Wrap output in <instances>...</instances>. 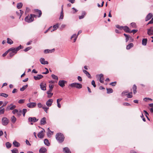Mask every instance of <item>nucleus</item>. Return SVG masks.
<instances>
[{"mask_svg":"<svg viewBox=\"0 0 153 153\" xmlns=\"http://www.w3.org/2000/svg\"><path fill=\"white\" fill-rule=\"evenodd\" d=\"M56 138L59 143H62L64 141L65 137L62 134L59 133L56 134Z\"/></svg>","mask_w":153,"mask_h":153,"instance_id":"1","label":"nucleus"},{"mask_svg":"<svg viewBox=\"0 0 153 153\" xmlns=\"http://www.w3.org/2000/svg\"><path fill=\"white\" fill-rule=\"evenodd\" d=\"M23 48V47L20 45L19 46L17 47L16 48H10L9 49H8V50L9 52V51H10L12 53L16 54L17 53V51H19L22 48Z\"/></svg>","mask_w":153,"mask_h":153,"instance_id":"2","label":"nucleus"},{"mask_svg":"<svg viewBox=\"0 0 153 153\" xmlns=\"http://www.w3.org/2000/svg\"><path fill=\"white\" fill-rule=\"evenodd\" d=\"M69 85L72 87H75L77 88L80 89L82 87L81 84L78 83H73L69 84Z\"/></svg>","mask_w":153,"mask_h":153,"instance_id":"3","label":"nucleus"},{"mask_svg":"<svg viewBox=\"0 0 153 153\" xmlns=\"http://www.w3.org/2000/svg\"><path fill=\"white\" fill-rule=\"evenodd\" d=\"M9 120L6 117H3L1 119V124L4 126H6L9 123Z\"/></svg>","mask_w":153,"mask_h":153,"instance_id":"4","label":"nucleus"},{"mask_svg":"<svg viewBox=\"0 0 153 153\" xmlns=\"http://www.w3.org/2000/svg\"><path fill=\"white\" fill-rule=\"evenodd\" d=\"M33 20V18L32 17V14L30 16H28L25 18V21L27 22H30Z\"/></svg>","mask_w":153,"mask_h":153,"instance_id":"5","label":"nucleus"},{"mask_svg":"<svg viewBox=\"0 0 153 153\" xmlns=\"http://www.w3.org/2000/svg\"><path fill=\"white\" fill-rule=\"evenodd\" d=\"M16 107L15 105H13V104H11L10 105H8L6 108L5 110L6 111H8L10 110H13Z\"/></svg>","mask_w":153,"mask_h":153,"instance_id":"6","label":"nucleus"},{"mask_svg":"<svg viewBox=\"0 0 153 153\" xmlns=\"http://www.w3.org/2000/svg\"><path fill=\"white\" fill-rule=\"evenodd\" d=\"M39 128H41L42 130L39 132V137L42 138L44 137V133L45 132V130L44 129L42 128L39 126Z\"/></svg>","mask_w":153,"mask_h":153,"instance_id":"7","label":"nucleus"},{"mask_svg":"<svg viewBox=\"0 0 153 153\" xmlns=\"http://www.w3.org/2000/svg\"><path fill=\"white\" fill-rule=\"evenodd\" d=\"M40 88L43 91L46 90V84L45 82H43L41 83L40 85Z\"/></svg>","mask_w":153,"mask_h":153,"instance_id":"8","label":"nucleus"},{"mask_svg":"<svg viewBox=\"0 0 153 153\" xmlns=\"http://www.w3.org/2000/svg\"><path fill=\"white\" fill-rule=\"evenodd\" d=\"M39 108H42L47 113H48L47 111L49 109V107H47L45 105H42L41 103H39Z\"/></svg>","mask_w":153,"mask_h":153,"instance_id":"9","label":"nucleus"},{"mask_svg":"<svg viewBox=\"0 0 153 153\" xmlns=\"http://www.w3.org/2000/svg\"><path fill=\"white\" fill-rule=\"evenodd\" d=\"M147 34L150 36L153 35V27H151L147 30Z\"/></svg>","mask_w":153,"mask_h":153,"instance_id":"10","label":"nucleus"},{"mask_svg":"<svg viewBox=\"0 0 153 153\" xmlns=\"http://www.w3.org/2000/svg\"><path fill=\"white\" fill-rule=\"evenodd\" d=\"M40 61L42 65H48V61H45V59L43 58H41L40 59Z\"/></svg>","mask_w":153,"mask_h":153,"instance_id":"11","label":"nucleus"},{"mask_svg":"<svg viewBox=\"0 0 153 153\" xmlns=\"http://www.w3.org/2000/svg\"><path fill=\"white\" fill-rule=\"evenodd\" d=\"M53 100L52 99H49L47 101L46 104L48 107H50L53 102Z\"/></svg>","mask_w":153,"mask_h":153,"instance_id":"12","label":"nucleus"},{"mask_svg":"<svg viewBox=\"0 0 153 153\" xmlns=\"http://www.w3.org/2000/svg\"><path fill=\"white\" fill-rule=\"evenodd\" d=\"M153 16V15L152 13H149L146 16L145 18V21H148Z\"/></svg>","mask_w":153,"mask_h":153,"instance_id":"13","label":"nucleus"},{"mask_svg":"<svg viewBox=\"0 0 153 153\" xmlns=\"http://www.w3.org/2000/svg\"><path fill=\"white\" fill-rule=\"evenodd\" d=\"M66 82L64 80H59L58 82V85L62 87H64L65 85V83Z\"/></svg>","mask_w":153,"mask_h":153,"instance_id":"14","label":"nucleus"},{"mask_svg":"<svg viewBox=\"0 0 153 153\" xmlns=\"http://www.w3.org/2000/svg\"><path fill=\"white\" fill-rule=\"evenodd\" d=\"M46 123V119L45 117L42 118L40 120V125H44Z\"/></svg>","mask_w":153,"mask_h":153,"instance_id":"15","label":"nucleus"},{"mask_svg":"<svg viewBox=\"0 0 153 153\" xmlns=\"http://www.w3.org/2000/svg\"><path fill=\"white\" fill-rule=\"evenodd\" d=\"M36 105V104L34 102H31L28 103L27 104V106L28 107L30 108H33Z\"/></svg>","mask_w":153,"mask_h":153,"instance_id":"16","label":"nucleus"},{"mask_svg":"<svg viewBox=\"0 0 153 153\" xmlns=\"http://www.w3.org/2000/svg\"><path fill=\"white\" fill-rule=\"evenodd\" d=\"M47 150L45 147H41L39 150V152L40 153H45L46 152Z\"/></svg>","mask_w":153,"mask_h":153,"instance_id":"17","label":"nucleus"},{"mask_svg":"<svg viewBox=\"0 0 153 153\" xmlns=\"http://www.w3.org/2000/svg\"><path fill=\"white\" fill-rule=\"evenodd\" d=\"M38 120L35 117H30L28 118V120L29 122H31L33 123L36 122Z\"/></svg>","mask_w":153,"mask_h":153,"instance_id":"18","label":"nucleus"},{"mask_svg":"<svg viewBox=\"0 0 153 153\" xmlns=\"http://www.w3.org/2000/svg\"><path fill=\"white\" fill-rule=\"evenodd\" d=\"M123 35L126 37V42H128L129 40H131V37L129 35H127L126 33H124Z\"/></svg>","mask_w":153,"mask_h":153,"instance_id":"19","label":"nucleus"},{"mask_svg":"<svg viewBox=\"0 0 153 153\" xmlns=\"http://www.w3.org/2000/svg\"><path fill=\"white\" fill-rule=\"evenodd\" d=\"M54 51V48H53V49L51 50L46 49L44 50V52L45 53H51L52 52H53Z\"/></svg>","mask_w":153,"mask_h":153,"instance_id":"20","label":"nucleus"},{"mask_svg":"<svg viewBox=\"0 0 153 153\" xmlns=\"http://www.w3.org/2000/svg\"><path fill=\"white\" fill-rule=\"evenodd\" d=\"M126 32L130 33V30L129 28L127 26H125L123 27V29Z\"/></svg>","mask_w":153,"mask_h":153,"instance_id":"21","label":"nucleus"},{"mask_svg":"<svg viewBox=\"0 0 153 153\" xmlns=\"http://www.w3.org/2000/svg\"><path fill=\"white\" fill-rule=\"evenodd\" d=\"M63 150L65 153H71L69 149L67 147L63 148Z\"/></svg>","mask_w":153,"mask_h":153,"instance_id":"22","label":"nucleus"},{"mask_svg":"<svg viewBox=\"0 0 153 153\" xmlns=\"http://www.w3.org/2000/svg\"><path fill=\"white\" fill-rule=\"evenodd\" d=\"M13 144L14 145L15 147H19L20 145V144L16 140L14 141L13 142Z\"/></svg>","mask_w":153,"mask_h":153,"instance_id":"23","label":"nucleus"},{"mask_svg":"<svg viewBox=\"0 0 153 153\" xmlns=\"http://www.w3.org/2000/svg\"><path fill=\"white\" fill-rule=\"evenodd\" d=\"M44 144L47 146H49L50 145V143H49L48 139H44Z\"/></svg>","mask_w":153,"mask_h":153,"instance_id":"24","label":"nucleus"},{"mask_svg":"<svg viewBox=\"0 0 153 153\" xmlns=\"http://www.w3.org/2000/svg\"><path fill=\"white\" fill-rule=\"evenodd\" d=\"M83 71L86 75V76H88V78L90 79L91 78V76L90 74L87 71L85 70H83Z\"/></svg>","mask_w":153,"mask_h":153,"instance_id":"25","label":"nucleus"},{"mask_svg":"<svg viewBox=\"0 0 153 153\" xmlns=\"http://www.w3.org/2000/svg\"><path fill=\"white\" fill-rule=\"evenodd\" d=\"M134 46V45L132 43H130L127 45L126 49L127 50H129Z\"/></svg>","mask_w":153,"mask_h":153,"instance_id":"26","label":"nucleus"},{"mask_svg":"<svg viewBox=\"0 0 153 153\" xmlns=\"http://www.w3.org/2000/svg\"><path fill=\"white\" fill-rule=\"evenodd\" d=\"M58 25L59 24L58 23H57L56 25H54L53 26V29L51 30V32H52L53 31H54L55 30H56L59 27Z\"/></svg>","mask_w":153,"mask_h":153,"instance_id":"27","label":"nucleus"},{"mask_svg":"<svg viewBox=\"0 0 153 153\" xmlns=\"http://www.w3.org/2000/svg\"><path fill=\"white\" fill-rule=\"evenodd\" d=\"M147 39H143L142 41V45H143L145 46L146 45Z\"/></svg>","mask_w":153,"mask_h":153,"instance_id":"28","label":"nucleus"},{"mask_svg":"<svg viewBox=\"0 0 153 153\" xmlns=\"http://www.w3.org/2000/svg\"><path fill=\"white\" fill-rule=\"evenodd\" d=\"M11 120L12 122L13 123H14L16 121V119L15 117L14 116H13L11 117Z\"/></svg>","mask_w":153,"mask_h":153,"instance_id":"29","label":"nucleus"},{"mask_svg":"<svg viewBox=\"0 0 153 153\" xmlns=\"http://www.w3.org/2000/svg\"><path fill=\"white\" fill-rule=\"evenodd\" d=\"M4 108L2 107H0V114H4Z\"/></svg>","mask_w":153,"mask_h":153,"instance_id":"30","label":"nucleus"},{"mask_svg":"<svg viewBox=\"0 0 153 153\" xmlns=\"http://www.w3.org/2000/svg\"><path fill=\"white\" fill-rule=\"evenodd\" d=\"M7 43L9 44H10V45L12 44L13 43V41L12 40L9 38H7Z\"/></svg>","mask_w":153,"mask_h":153,"instance_id":"31","label":"nucleus"},{"mask_svg":"<svg viewBox=\"0 0 153 153\" xmlns=\"http://www.w3.org/2000/svg\"><path fill=\"white\" fill-rule=\"evenodd\" d=\"M137 86L135 85H134L133 86V93L135 94L137 92Z\"/></svg>","mask_w":153,"mask_h":153,"instance_id":"32","label":"nucleus"},{"mask_svg":"<svg viewBox=\"0 0 153 153\" xmlns=\"http://www.w3.org/2000/svg\"><path fill=\"white\" fill-rule=\"evenodd\" d=\"M107 91V94H110L111 93L113 92V90L111 88H107L106 89Z\"/></svg>","mask_w":153,"mask_h":153,"instance_id":"33","label":"nucleus"},{"mask_svg":"<svg viewBox=\"0 0 153 153\" xmlns=\"http://www.w3.org/2000/svg\"><path fill=\"white\" fill-rule=\"evenodd\" d=\"M27 85H25L23 86L22 88H20V91H24L25 90V89L27 88Z\"/></svg>","mask_w":153,"mask_h":153,"instance_id":"34","label":"nucleus"},{"mask_svg":"<svg viewBox=\"0 0 153 153\" xmlns=\"http://www.w3.org/2000/svg\"><path fill=\"white\" fill-rule=\"evenodd\" d=\"M9 56L8 57V58L9 59H10L15 54L12 53L10 51H9Z\"/></svg>","mask_w":153,"mask_h":153,"instance_id":"35","label":"nucleus"},{"mask_svg":"<svg viewBox=\"0 0 153 153\" xmlns=\"http://www.w3.org/2000/svg\"><path fill=\"white\" fill-rule=\"evenodd\" d=\"M46 93L48 94L47 97L48 98H51L53 95V93L51 92H46Z\"/></svg>","mask_w":153,"mask_h":153,"instance_id":"36","label":"nucleus"},{"mask_svg":"<svg viewBox=\"0 0 153 153\" xmlns=\"http://www.w3.org/2000/svg\"><path fill=\"white\" fill-rule=\"evenodd\" d=\"M6 145L7 148H9L11 147L12 145L9 142H7L6 143Z\"/></svg>","mask_w":153,"mask_h":153,"instance_id":"37","label":"nucleus"},{"mask_svg":"<svg viewBox=\"0 0 153 153\" xmlns=\"http://www.w3.org/2000/svg\"><path fill=\"white\" fill-rule=\"evenodd\" d=\"M22 5L23 4L22 3H18L17 5V7L19 9H20L22 7Z\"/></svg>","mask_w":153,"mask_h":153,"instance_id":"38","label":"nucleus"},{"mask_svg":"<svg viewBox=\"0 0 153 153\" xmlns=\"http://www.w3.org/2000/svg\"><path fill=\"white\" fill-rule=\"evenodd\" d=\"M0 96L4 97L5 98H7L8 96V94L5 93H1L0 94Z\"/></svg>","mask_w":153,"mask_h":153,"instance_id":"39","label":"nucleus"},{"mask_svg":"<svg viewBox=\"0 0 153 153\" xmlns=\"http://www.w3.org/2000/svg\"><path fill=\"white\" fill-rule=\"evenodd\" d=\"M11 152L12 153H19L18 150L16 148H14L11 150Z\"/></svg>","mask_w":153,"mask_h":153,"instance_id":"40","label":"nucleus"},{"mask_svg":"<svg viewBox=\"0 0 153 153\" xmlns=\"http://www.w3.org/2000/svg\"><path fill=\"white\" fill-rule=\"evenodd\" d=\"M132 92H131L129 93H127V97L128 98H131L132 97Z\"/></svg>","mask_w":153,"mask_h":153,"instance_id":"41","label":"nucleus"},{"mask_svg":"<svg viewBox=\"0 0 153 153\" xmlns=\"http://www.w3.org/2000/svg\"><path fill=\"white\" fill-rule=\"evenodd\" d=\"M116 27L119 29L120 30H122L123 29V27L124 26H120L119 25H116Z\"/></svg>","mask_w":153,"mask_h":153,"instance_id":"42","label":"nucleus"},{"mask_svg":"<svg viewBox=\"0 0 153 153\" xmlns=\"http://www.w3.org/2000/svg\"><path fill=\"white\" fill-rule=\"evenodd\" d=\"M128 93V91H124L122 93V96H127V93Z\"/></svg>","mask_w":153,"mask_h":153,"instance_id":"43","label":"nucleus"},{"mask_svg":"<svg viewBox=\"0 0 153 153\" xmlns=\"http://www.w3.org/2000/svg\"><path fill=\"white\" fill-rule=\"evenodd\" d=\"M51 76L53 79H56L57 80L58 79V77H57V76L53 74L51 75Z\"/></svg>","mask_w":153,"mask_h":153,"instance_id":"44","label":"nucleus"},{"mask_svg":"<svg viewBox=\"0 0 153 153\" xmlns=\"http://www.w3.org/2000/svg\"><path fill=\"white\" fill-rule=\"evenodd\" d=\"M63 11H61L60 13V16L59 18V19H62L63 18Z\"/></svg>","mask_w":153,"mask_h":153,"instance_id":"45","label":"nucleus"},{"mask_svg":"<svg viewBox=\"0 0 153 153\" xmlns=\"http://www.w3.org/2000/svg\"><path fill=\"white\" fill-rule=\"evenodd\" d=\"M117 83L116 82H112L110 84V85L113 86H114L116 85Z\"/></svg>","mask_w":153,"mask_h":153,"instance_id":"46","label":"nucleus"},{"mask_svg":"<svg viewBox=\"0 0 153 153\" xmlns=\"http://www.w3.org/2000/svg\"><path fill=\"white\" fill-rule=\"evenodd\" d=\"M22 113V111L20 110L19 111L18 110V112H17V113L18 115L19 116L21 115Z\"/></svg>","mask_w":153,"mask_h":153,"instance_id":"47","label":"nucleus"},{"mask_svg":"<svg viewBox=\"0 0 153 153\" xmlns=\"http://www.w3.org/2000/svg\"><path fill=\"white\" fill-rule=\"evenodd\" d=\"M138 30H133L131 31L130 30V33H133V34L135 33H136L137 31Z\"/></svg>","mask_w":153,"mask_h":153,"instance_id":"48","label":"nucleus"},{"mask_svg":"<svg viewBox=\"0 0 153 153\" xmlns=\"http://www.w3.org/2000/svg\"><path fill=\"white\" fill-rule=\"evenodd\" d=\"M91 84L93 85L94 87L95 88L96 87L95 82L94 80H93L91 82Z\"/></svg>","mask_w":153,"mask_h":153,"instance_id":"49","label":"nucleus"},{"mask_svg":"<svg viewBox=\"0 0 153 153\" xmlns=\"http://www.w3.org/2000/svg\"><path fill=\"white\" fill-rule=\"evenodd\" d=\"M17 112H18V110L16 109H14L12 111V113L14 114L17 113Z\"/></svg>","mask_w":153,"mask_h":153,"instance_id":"50","label":"nucleus"},{"mask_svg":"<svg viewBox=\"0 0 153 153\" xmlns=\"http://www.w3.org/2000/svg\"><path fill=\"white\" fill-rule=\"evenodd\" d=\"M31 47H29L26 48L24 50V51L25 52H27L31 49Z\"/></svg>","mask_w":153,"mask_h":153,"instance_id":"51","label":"nucleus"},{"mask_svg":"<svg viewBox=\"0 0 153 153\" xmlns=\"http://www.w3.org/2000/svg\"><path fill=\"white\" fill-rule=\"evenodd\" d=\"M140 116L142 118L144 122H145L146 121V119L144 117V116L142 113H141V116Z\"/></svg>","mask_w":153,"mask_h":153,"instance_id":"52","label":"nucleus"},{"mask_svg":"<svg viewBox=\"0 0 153 153\" xmlns=\"http://www.w3.org/2000/svg\"><path fill=\"white\" fill-rule=\"evenodd\" d=\"M24 101H25L24 100H23V99L20 100L18 101V103H22L24 102Z\"/></svg>","mask_w":153,"mask_h":153,"instance_id":"53","label":"nucleus"},{"mask_svg":"<svg viewBox=\"0 0 153 153\" xmlns=\"http://www.w3.org/2000/svg\"><path fill=\"white\" fill-rule=\"evenodd\" d=\"M9 51H8V50L7 51H6L4 54H2V56L3 57H4L5 56L7 55V54L9 52Z\"/></svg>","mask_w":153,"mask_h":153,"instance_id":"54","label":"nucleus"},{"mask_svg":"<svg viewBox=\"0 0 153 153\" xmlns=\"http://www.w3.org/2000/svg\"><path fill=\"white\" fill-rule=\"evenodd\" d=\"M123 105L124 106H130L131 104L127 102H124L123 103Z\"/></svg>","mask_w":153,"mask_h":153,"instance_id":"55","label":"nucleus"},{"mask_svg":"<svg viewBox=\"0 0 153 153\" xmlns=\"http://www.w3.org/2000/svg\"><path fill=\"white\" fill-rule=\"evenodd\" d=\"M151 24H153V17H152L151 20L149 22L147 25H149Z\"/></svg>","mask_w":153,"mask_h":153,"instance_id":"56","label":"nucleus"},{"mask_svg":"<svg viewBox=\"0 0 153 153\" xmlns=\"http://www.w3.org/2000/svg\"><path fill=\"white\" fill-rule=\"evenodd\" d=\"M136 24L134 22H132L131 23V25L133 27H135Z\"/></svg>","mask_w":153,"mask_h":153,"instance_id":"57","label":"nucleus"},{"mask_svg":"<svg viewBox=\"0 0 153 153\" xmlns=\"http://www.w3.org/2000/svg\"><path fill=\"white\" fill-rule=\"evenodd\" d=\"M147 100H152L150 98H145L143 99V100L144 101H147Z\"/></svg>","mask_w":153,"mask_h":153,"instance_id":"58","label":"nucleus"},{"mask_svg":"<svg viewBox=\"0 0 153 153\" xmlns=\"http://www.w3.org/2000/svg\"><path fill=\"white\" fill-rule=\"evenodd\" d=\"M49 86L50 89H53L54 87V85H53L49 84Z\"/></svg>","mask_w":153,"mask_h":153,"instance_id":"59","label":"nucleus"},{"mask_svg":"<svg viewBox=\"0 0 153 153\" xmlns=\"http://www.w3.org/2000/svg\"><path fill=\"white\" fill-rule=\"evenodd\" d=\"M20 13V18L22 14L23 13V11L21 10H19Z\"/></svg>","mask_w":153,"mask_h":153,"instance_id":"60","label":"nucleus"},{"mask_svg":"<svg viewBox=\"0 0 153 153\" xmlns=\"http://www.w3.org/2000/svg\"><path fill=\"white\" fill-rule=\"evenodd\" d=\"M99 76L100 77V79L101 78V79H102L103 78V74H101L99 75Z\"/></svg>","mask_w":153,"mask_h":153,"instance_id":"61","label":"nucleus"},{"mask_svg":"<svg viewBox=\"0 0 153 153\" xmlns=\"http://www.w3.org/2000/svg\"><path fill=\"white\" fill-rule=\"evenodd\" d=\"M26 144L27 145H29V146H30L31 145V144L29 143V141L27 140H26Z\"/></svg>","mask_w":153,"mask_h":153,"instance_id":"62","label":"nucleus"},{"mask_svg":"<svg viewBox=\"0 0 153 153\" xmlns=\"http://www.w3.org/2000/svg\"><path fill=\"white\" fill-rule=\"evenodd\" d=\"M17 91V89H16V88H14L13 89V91H12V93H15Z\"/></svg>","mask_w":153,"mask_h":153,"instance_id":"63","label":"nucleus"},{"mask_svg":"<svg viewBox=\"0 0 153 153\" xmlns=\"http://www.w3.org/2000/svg\"><path fill=\"white\" fill-rule=\"evenodd\" d=\"M78 79L80 81H82V77L80 76H78L77 77Z\"/></svg>","mask_w":153,"mask_h":153,"instance_id":"64","label":"nucleus"}]
</instances>
